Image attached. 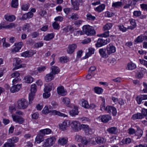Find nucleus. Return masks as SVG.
Listing matches in <instances>:
<instances>
[{
  "instance_id": "1",
  "label": "nucleus",
  "mask_w": 147,
  "mask_h": 147,
  "mask_svg": "<svg viewBox=\"0 0 147 147\" xmlns=\"http://www.w3.org/2000/svg\"><path fill=\"white\" fill-rule=\"evenodd\" d=\"M49 112H51L52 115H57L63 117H67V115L62 113L59 111L55 110L51 111H49L48 109V107L47 106H45L42 110L43 113L45 114H47Z\"/></svg>"
},
{
  "instance_id": "2",
  "label": "nucleus",
  "mask_w": 147,
  "mask_h": 147,
  "mask_svg": "<svg viewBox=\"0 0 147 147\" xmlns=\"http://www.w3.org/2000/svg\"><path fill=\"white\" fill-rule=\"evenodd\" d=\"M83 32L88 36L93 35L96 33L94 29L88 25H85L82 27Z\"/></svg>"
},
{
  "instance_id": "3",
  "label": "nucleus",
  "mask_w": 147,
  "mask_h": 147,
  "mask_svg": "<svg viewBox=\"0 0 147 147\" xmlns=\"http://www.w3.org/2000/svg\"><path fill=\"white\" fill-rule=\"evenodd\" d=\"M29 103L26 99L22 98L18 101V107L19 109H25L28 107Z\"/></svg>"
},
{
  "instance_id": "4",
  "label": "nucleus",
  "mask_w": 147,
  "mask_h": 147,
  "mask_svg": "<svg viewBox=\"0 0 147 147\" xmlns=\"http://www.w3.org/2000/svg\"><path fill=\"white\" fill-rule=\"evenodd\" d=\"M70 125L72 128L75 131H78L81 129V128L80 127V124L78 123V121H72L71 122Z\"/></svg>"
},
{
  "instance_id": "5",
  "label": "nucleus",
  "mask_w": 147,
  "mask_h": 147,
  "mask_svg": "<svg viewBox=\"0 0 147 147\" xmlns=\"http://www.w3.org/2000/svg\"><path fill=\"white\" fill-rule=\"evenodd\" d=\"M12 117L13 121L17 123L21 124L24 121V120L23 118L21 116L15 115H12Z\"/></svg>"
},
{
  "instance_id": "6",
  "label": "nucleus",
  "mask_w": 147,
  "mask_h": 147,
  "mask_svg": "<svg viewBox=\"0 0 147 147\" xmlns=\"http://www.w3.org/2000/svg\"><path fill=\"white\" fill-rule=\"evenodd\" d=\"M70 125V122L69 120L64 121L62 123L59 125V128L63 131H65Z\"/></svg>"
},
{
  "instance_id": "7",
  "label": "nucleus",
  "mask_w": 147,
  "mask_h": 147,
  "mask_svg": "<svg viewBox=\"0 0 147 147\" xmlns=\"http://www.w3.org/2000/svg\"><path fill=\"white\" fill-rule=\"evenodd\" d=\"M74 9L76 10L79 9V6L80 4H82L83 0H71Z\"/></svg>"
},
{
  "instance_id": "8",
  "label": "nucleus",
  "mask_w": 147,
  "mask_h": 147,
  "mask_svg": "<svg viewBox=\"0 0 147 147\" xmlns=\"http://www.w3.org/2000/svg\"><path fill=\"white\" fill-rule=\"evenodd\" d=\"M107 112L109 113H111L114 116H115L117 114V112L116 109L115 107L107 106L106 107Z\"/></svg>"
},
{
  "instance_id": "9",
  "label": "nucleus",
  "mask_w": 147,
  "mask_h": 147,
  "mask_svg": "<svg viewBox=\"0 0 147 147\" xmlns=\"http://www.w3.org/2000/svg\"><path fill=\"white\" fill-rule=\"evenodd\" d=\"M107 44V41L103 38H99L95 46L97 47H99Z\"/></svg>"
},
{
  "instance_id": "10",
  "label": "nucleus",
  "mask_w": 147,
  "mask_h": 147,
  "mask_svg": "<svg viewBox=\"0 0 147 147\" xmlns=\"http://www.w3.org/2000/svg\"><path fill=\"white\" fill-rule=\"evenodd\" d=\"M55 75L53 73L50 72V73L47 74L45 77V81L47 82H49L53 80L54 78Z\"/></svg>"
},
{
  "instance_id": "11",
  "label": "nucleus",
  "mask_w": 147,
  "mask_h": 147,
  "mask_svg": "<svg viewBox=\"0 0 147 147\" xmlns=\"http://www.w3.org/2000/svg\"><path fill=\"white\" fill-rule=\"evenodd\" d=\"M77 48V45L76 44H73L69 45L67 50V53L69 54H72L74 51Z\"/></svg>"
},
{
  "instance_id": "12",
  "label": "nucleus",
  "mask_w": 147,
  "mask_h": 147,
  "mask_svg": "<svg viewBox=\"0 0 147 147\" xmlns=\"http://www.w3.org/2000/svg\"><path fill=\"white\" fill-rule=\"evenodd\" d=\"M100 117L101 121L104 123L107 122L111 119V117L108 115H101Z\"/></svg>"
},
{
  "instance_id": "13",
  "label": "nucleus",
  "mask_w": 147,
  "mask_h": 147,
  "mask_svg": "<svg viewBox=\"0 0 147 147\" xmlns=\"http://www.w3.org/2000/svg\"><path fill=\"white\" fill-rule=\"evenodd\" d=\"M21 63L22 61L20 59L17 58L14 59V64L15 65L16 69L22 67V65L20 64Z\"/></svg>"
},
{
  "instance_id": "14",
  "label": "nucleus",
  "mask_w": 147,
  "mask_h": 147,
  "mask_svg": "<svg viewBox=\"0 0 147 147\" xmlns=\"http://www.w3.org/2000/svg\"><path fill=\"white\" fill-rule=\"evenodd\" d=\"M33 13L31 12H29L27 13L24 14L20 20H26L27 19H30L32 18Z\"/></svg>"
},
{
  "instance_id": "15",
  "label": "nucleus",
  "mask_w": 147,
  "mask_h": 147,
  "mask_svg": "<svg viewBox=\"0 0 147 147\" xmlns=\"http://www.w3.org/2000/svg\"><path fill=\"white\" fill-rule=\"evenodd\" d=\"M22 84H18L12 86L10 89V91L12 93H14L19 91L21 87Z\"/></svg>"
},
{
  "instance_id": "16",
  "label": "nucleus",
  "mask_w": 147,
  "mask_h": 147,
  "mask_svg": "<svg viewBox=\"0 0 147 147\" xmlns=\"http://www.w3.org/2000/svg\"><path fill=\"white\" fill-rule=\"evenodd\" d=\"M107 50L108 53L109 55L115 52L116 51L115 47L110 44H109L107 46Z\"/></svg>"
},
{
  "instance_id": "17",
  "label": "nucleus",
  "mask_w": 147,
  "mask_h": 147,
  "mask_svg": "<svg viewBox=\"0 0 147 147\" xmlns=\"http://www.w3.org/2000/svg\"><path fill=\"white\" fill-rule=\"evenodd\" d=\"M57 90L58 93L59 95L64 96L66 94V92L64 90V87L63 86L58 87Z\"/></svg>"
},
{
  "instance_id": "18",
  "label": "nucleus",
  "mask_w": 147,
  "mask_h": 147,
  "mask_svg": "<svg viewBox=\"0 0 147 147\" xmlns=\"http://www.w3.org/2000/svg\"><path fill=\"white\" fill-rule=\"evenodd\" d=\"M107 131L111 134H116L118 132V129L116 127H112L108 128Z\"/></svg>"
},
{
  "instance_id": "19",
  "label": "nucleus",
  "mask_w": 147,
  "mask_h": 147,
  "mask_svg": "<svg viewBox=\"0 0 147 147\" xmlns=\"http://www.w3.org/2000/svg\"><path fill=\"white\" fill-rule=\"evenodd\" d=\"M69 115L72 116L78 115L79 113L78 107H75L74 109L69 111Z\"/></svg>"
},
{
  "instance_id": "20",
  "label": "nucleus",
  "mask_w": 147,
  "mask_h": 147,
  "mask_svg": "<svg viewBox=\"0 0 147 147\" xmlns=\"http://www.w3.org/2000/svg\"><path fill=\"white\" fill-rule=\"evenodd\" d=\"M95 140L97 144H103L106 141V140L103 137L100 136L96 138Z\"/></svg>"
},
{
  "instance_id": "21",
  "label": "nucleus",
  "mask_w": 147,
  "mask_h": 147,
  "mask_svg": "<svg viewBox=\"0 0 147 147\" xmlns=\"http://www.w3.org/2000/svg\"><path fill=\"white\" fill-rule=\"evenodd\" d=\"M53 88V84L52 83H50L46 86L44 89L45 92H49Z\"/></svg>"
},
{
  "instance_id": "22",
  "label": "nucleus",
  "mask_w": 147,
  "mask_h": 147,
  "mask_svg": "<svg viewBox=\"0 0 147 147\" xmlns=\"http://www.w3.org/2000/svg\"><path fill=\"white\" fill-rule=\"evenodd\" d=\"M54 36L55 34L53 33L48 34L45 36L44 39L46 41H49L53 39Z\"/></svg>"
},
{
  "instance_id": "23",
  "label": "nucleus",
  "mask_w": 147,
  "mask_h": 147,
  "mask_svg": "<svg viewBox=\"0 0 147 147\" xmlns=\"http://www.w3.org/2000/svg\"><path fill=\"white\" fill-rule=\"evenodd\" d=\"M40 134L38 135L36 137L35 139V141L37 142V143H39L43 141L44 139L43 134L40 133Z\"/></svg>"
},
{
  "instance_id": "24",
  "label": "nucleus",
  "mask_w": 147,
  "mask_h": 147,
  "mask_svg": "<svg viewBox=\"0 0 147 147\" xmlns=\"http://www.w3.org/2000/svg\"><path fill=\"white\" fill-rule=\"evenodd\" d=\"M74 30L73 27L71 25L67 26L64 27L63 29V32L65 33L69 31L72 32H73Z\"/></svg>"
},
{
  "instance_id": "25",
  "label": "nucleus",
  "mask_w": 147,
  "mask_h": 147,
  "mask_svg": "<svg viewBox=\"0 0 147 147\" xmlns=\"http://www.w3.org/2000/svg\"><path fill=\"white\" fill-rule=\"evenodd\" d=\"M52 73H53L55 75L56 74H58L60 71V70L59 68L55 66H52L51 67Z\"/></svg>"
},
{
  "instance_id": "26",
  "label": "nucleus",
  "mask_w": 147,
  "mask_h": 147,
  "mask_svg": "<svg viewBox=\"0 0 147 147\" xmlns=\"http://www.w3.org/2000/svg\"><path fill=\"white\" fill-rule=\"evenodd\" d=\"M4 18L7 21L11 22L14 21L16 19L14 15L8 16L5 15L4 16Z\"/></svg>"
},
{
  "instance_id": "27",
  "label": "nucleus",
  "mask_w": 147,
  "mask_h": 147,
  "mask_svg": "<svg viewBox=\"0 0 147 147\" xmlns=\"http://www.w3.org/2000/svg\"><path fill=\"white\" fill-rule=\"evenodd\" d=\"M106 50L105 49H101L99 50V53L102 57L107 58L108 57L107 54L106 53Z\"/></svg>"
},
{
  "instance_id": "28",
  "label": "nucleus",
  "mask_w": 147,
  "mask_h": 147,
  "mask_svg": "<svg viewBox=\"0 0 147 147\" xmlns=\"http://www.w3.org/2000/svg\"><path fill=\"white\" fill-rule=\"evenodd\" d=\"M123 5V4L121 1H118L113 2L112 3V6L115 8H119Z\"/></svg>"
},
{
  "instance_id": "29",
  "label": "nucleus",
  "mask_w": 147,
  "mask_h": 147,
  "mask_svg": "<svg viewBox=\"0 0 147 147\" xmlns=\"http://www.w3.org/2000/svg\"><path fill=\"white\" fill-rule=\"evenodd\" d=\"M105 4H101L96 8L95 11L99 12H101L105 9Z\"/></svg>"
},
{
  "instance_id": "30",
  "label": "nucleus",
  "mask_w": 147,
  "mask_h": 147,
  "mask_svg": "<svg viewBox=\"0 0 147 147\" xmlns=\"http://www.w3.org/2000/svg\"><path fill=\"white\" fill-rule=\"evenodd\" d=\"M32 53L30 51H27L24 52L21 54V55L22 57H29L32 55Z\"/></svg>"
},
{
  "instance_id": "31",
  "label": "nucleus",
  "mask_w": 147,
  "mask_h": 147,
  "mask_svg": "<svg viewBox=\"0 0 147 147\" xmlns=\"http://www.w3.org/2000/svg\"><path fill=\"white\" fill-rule=\"evenodd\" d=\"M40 132L41 134H43V135L45 136V134H50L51 132V130L47 128L46 129L41 130Z\"/></svg>"
},
{
  "instance_id": "32",
  "label": "nucleus",
  "mask_w": 147,
  "mask_h": 147,
  "mask_svg": "<svg viewBox=\"0 0 147 147\" xmlns=\"http://www.w3.org/2000/svg\"><path fill=\"white\" fill-rule=\"evenodd\" d=\"M147 99V95H142L140 96L138 99V104L142 102H143V100Z\"/></svg>"
},
{
  "instance_id": "33",
  "label": "nucleus",
  "mask_w": 147,
  "mask_h": 147,
  "mask_svg": "<svg viewBox=\"0 0 147 147\" xmlns=\"http://www.w3.org/2000/svg\"><path fill=\"white\" fill-rule=\"evenodd\" d=\"M89 51L85 55V59L88 58L92 54L94 53V49L92 48H90L88 49Z\"/></svg>"
},
{
  "instance_id": "34",
  "label": "nucleus",
  "mask_w": 147,
  "mask_h": 147,
  "mask_svg": "<svg viewBox=\"0 0 147 147\" xmlns=\"http://www.w3.org/2000/svg\"><path fill=\"white\" fill-rule=\"evenodd\" d=\"M136 67V65L132 62H130L128 63L127 66V69L129 70H132Z\"/></svg>"
},
{
  "instance_id": "35",
  "label": "nucleus",
  "mask_w": 147,
  "mask_h": 147,
  "mask_svg": "<svg viewBox=\"0 0 147 147\" xmlns=\"http://www.w3.org/2000/svg\"><path fill=\"white\" fill-rule=\"evenodd\" d=\"M146 72V70L144 68H141L138 73V78H142Z\"/></svg>"
},
{
  "instance_id": "36",
  "label": "nucleus",
  "mask_w": 147,
  "mask_h": 147,
  "mask_svg": "<svg viewBox=\"0 0 147 147\" xmlns=\"http://www.w3.org/2000/svg\"><path fill=\"white\" fill-rule=\"evenodd\" d=\"M67 142V139L66 138H63L59 139L58 142L61 145H63L66 144Z\"/></svg>"
},
{
  "instance_id": "37",
  "label": "nucleus",
  "mask_w": 147,
  "mask_h": 147,
  "mask_svg": "<svg viewBox=\"0 0 147 147\" xmlns=\"http://www.w3.org/2000/svg\"><path fill=\"white\" fill-rule=\"evenodd\" d=\"M25 82L27 83H30L33 81V78L30 76H28L25 77Z\"/></svg>"
},
{
  "instance_id": "38",
  "label": "nucleus",
  "mask_w": 147,
  "mask_h": 147,
  "mask_svg": "<svg viewBox=\"0 0 147 147\" xmlns=\"http://www.w3.org/2000/svg\"><path fill=\"white\" fill-rule=\"evenodd\" d=\"M8 140V141L11 142L13 145H14V143L17 142L19 140V138L16 137H14Z\"/></svg>"
},
{
  "instance_id": "39",
  "label": "nucleus",
  "mask_w": 147,
  "mask_h": 147,
  "mask_svg": "<svg viewBox=\"0 0 147 147\" xmlns=\"http://www.w3.org/2000/svg\"><path fill=\"white\" fill-rule=\"evenodd\" d=\"M130 23L132 26H128V27L127 29H131L132 30L134 29L136 26L135 20L134 19L131 20H130Z\"/></svg>"
},
{
  "instance_id": "40",
  "label": "nucleus",
  "mask_w": 147,
  "mask_h": 147,
  "mask_svg": "<svg viewBox=\"0 0 147 147\" xmlns=\"http://www.w3.org/2000/svg\"><path fill=\"white\" fill-rule=\"evenodd\" d=\"M11 6L14 8H17L18 6V0H12Z\"/></svg>"
},
{
  "instance_id": "41",
  "label": "nucleus",
  "mask_w": 147,
  "mask_h": 147,
  "mask_svg": "<svg viewBox=\"0 0 147 147\" xmlns=\"http://www.w3.org/2000/svg\"><path fill=\"white\" fill-rule=\"evenodd\" d=\"M60 61L62 63L67 62L69 61V59L66 57H62L59 59Z\"/></svg>"
},
{
  "instance_id": "42",
  "label": "nucleus",
  "mask_w": 147,
  "mask_h": 147,
  "mask_svg": "<svg viewBox=\"0 0 147 147\" xmlns=\"http://www.w3.org/2000/svg\"><path fill=\"white\" fill-rule=\"evenodd\" d=\"M113 25L112 23H107L104 26L103 29L104 30L110 29L112 27Z\"/></svg>"
},
{
  "instance_id": "43",
  "label": "nucleus",
  "mask_w": 147,
  "mask_h": 147,
  "mask_svg": "<svg viewBox=\"0 0 147 147\" xmlns=\"http://www.w3.org/2000/svg\"><path fill=\"white\" fill-rule=\"evenodd\" d=\"M86 18L87 20L93 21L96 19V17L92 16L90 13H88L86 15Z\"/></svg>"
},
{
  "instance_id": "44",
  "label": "nucleus",
  "mask_w": 147,
  "mask_h": 147,
  "mask_svg": "<svg viewBox=\"0 0 147 147\" xmlns=\"http://www.w3.org/2000/svg\"><path fill=\"white\" fill-rule=\"evenodd\" d=\"M108 62L110 65H115L116 63L115 59L114 58H109L108 60Z\"/></svg>"
},
{
  "instance_id": "45",
  "label": "nucleus",
  "mask_w": 147,
  "mask_h": 147,
  "mask_svg": "<svg viewBox=\"0 0 147 147\" xmlns=\"http://www.w3.org/2000/svg\"><path fill=\"white\" fill-rule=\"evenodd\" d=\"M36 84L32 85L31 86V93L35 94L36 92Z\"/></svg>"
},
{
  "instance_id": "46",
  "label": "nucleus",
  "mask_w": 147,
  "mask_h": 147,
  "mask_svg": "<svg viewBox=\"0 0 147 147\" xmlns=\"http://www.w3.org/2000/svg\"><path fill=\"white\" fill-rule=\"evenodd\" d=\"M82 106L83 107L86 109L90 108V105H89L88 102L86 100H84L82 102Z\"/></svg>"
},
{
  "instance_id": "47",
  "label": "nucleus",
  "mask_w": 147,
  "mask_h": 147,
  "mask_svg": "<svg viewBox=\"0 0 147 147\" xmlns=\"http://www.w3.org/2000/svg\"><path fill=\"white\" fill-rule=\"evenodd\" d=\"M47 139L51 146L55 143L56 140L55 138L54 137H52Z\"/></svg>"
},
{
  "instance_id": "48",
  "label": "nucleus",
  "mask_w": 147,
  "mask_h": 147,
  "mask_svg": "<svg viewBox=\"0 0 147 147\" xmlns=\"http://www.w3.org/2000/svg\"><path fill=\"white\" fill-rule=\"evenodd\" d=\"M95 92L98 94L101 93L103 92V90L100 88L95 87L94 88Z\"/></svg>"
},
{
  "instance_id": "49",
  "label": "nucleus",
  "mask_w": 147,
  "mask_h": 147,
  "mask_svg": "<svg viewBox=\"0 0 147 147\" xmlns=\"http://www.w3.org/2000/svg\"><path fill=\"white\" fill-rule=\"evenodd\" d=\"M34 94L33 93H30L29 95V104H30L32 103V101L34 99Z\"/></svg>"
},
{
  "instance_id": "50",
  "label": "nucleus",
  "mask_w": 147,
  "mask_h": 147,
  "mask_svg": "<svg viewBox=\"0 0 147 147\" xmlns=\"http://www.w3.org/2000/svg\"><path fill=\"white\" fill-rule=\"evenodd\" d=\"M52 26L54 29L57 30H59L60 27L59 24L55 22L52 24Z\"/></svg>"
},
{
  "instance_id": "51",
  "label": "nucleus",
  "mask_w": 147,
  "mask_h": 147,
  "mask_svg": "<svg viewBox=\"0 0 147 147\" xmlns=\"http://www.w3.org/2000/svg\"><path fill=\"white\" fill-rule=\"evenodd\" d=\"M16 24L14 23H11L5 26V28H11L16 27Z\"/></svg>"
},
{
  "instance_id": "52",
  "label": "nucleus",
  "mask_w": 147,
  "mask_h": 147,
  "mask_svg": "<svg viewBox=\"0 0 147 147\" xmlns=\"http://www.w3.org/2000/svg\"><path fill=\"white\" fill-rule=\"evenodd\" d=\"M62 101L63 103L66 105H69L70 103V99L67 98H63L62 99Z\"/></svg>"
},
{
  "instance_id": "53",
  "label": "nucleus",
  "mask_w": 147,
  "mask_h": 147,
  "mask_svg": "<svg viewBox=\"0 0 147 147\" xmlns=\"http://www.w3.org/2000/svg\"><path fill=\"white\" fill-rule=\"evenodd\" d=\"M105 100H103V102L101 104L100 106V110L102 111L103 110H105L106 111H107V110L106 109V107H105Z\"/></svg>"
},
{
  "instance_id": "54",
  "label": "nucleus",
  "mask_w": 147,
  "mask_h": 147,
  "mask_svg": "<svg viewBox=\"0 0 147 147\" xmlns=\"http://www.w3.org/2000/svg\"><path fill=\"white\" fill-rule=\"evenodd\" d=\"M131 142V140L129 138H126L125 139L121 141V142L123 144H129Z\"/></svg>"
},
{
  "instance_id": "55",
  "label": "nucleus",
  "mask_w": 147,
  "mask_h": 147,
  "mask_svg": "<svg viewBox=\"0 0 147 147\" xmlns=\"http://www.w3.org/2000/svg\"><path fill=\"white\" fill-rule=\"evenodd\" d=\"M69 19H71L74 20H76L79 18V16L76 13H73L70 17L69 18Z\"/></svg>"
},
{
  "instance_id": "56",
  "label": "nucleus",
  "mask_w": 147,
  "mask_h": 147,
  "mask_svg": "<svg viewBox=\"0 0 147 147\" xmlns=\"http://www.w3.org/2000/svg\"><path fill=\"white\" fill-rule=\"evenodd\" d=\"M14 146V145H13L12 143L9 142L8 140L7 142L4 144L3 147H13Z\"/></svg>"
},
{
  "instance_id": "57",
  "label": "nucleus",
  "mask_w": 147,
  "mask_h": 147,
  "mask_svg": "<svg viewBox=\"0 0 147 147\" xmlns=\"http://www.w3.org/2000/svg\"><path fill=\"white\" fill-rule=\"evenodd\" d=\"M46 66H41L38 67L37 69L39 73H40L44 71L46 69Z\"/></svg>"
},
{
  "instance_id": "58",
  "label": "nucleus",
  "mask_w": 147,
  "mask_h": 147,
  "mask_svg": "<svg viewBox=\"0 0 147 147\" xmlns=\"http://www.w3.org/2000/svg\"><path fill=\"white\" fill-rule=\"evenodd\" d=\"M132 4V1L131 0H129L128 1L127 4H126L124 7L123 8L127 9L129 8L130 6H131Z\"/></svg>"
},
{
  "instance_id": "59",
  "label": "nucleus",
  "mask_w": 147,
  "mask_h": 147,
  "mask_svg": "<svg viewBox=\"0 0 147 147\" xmlns=\"http://www.w3.org/2000/svg\"><path fill=\"white\" fill-rule=\"evenodd\" d=\"M88 127L89 126L88 125L83 124L80 125V126L81 129H83L85 132L86 131L88 128Z\"/></svg>"
},
{
  "instance_id": "60",
  "label": "nucleus",
  "mask_w": 147,
  "mask_h": 147,
  "mask_svg": "<svg viewBox=\"0 0 147 147\" xmlns=\"http://www.w3.org/2000/svg\"><path fill=\"white\" fill-rule=\"evenodd\" d=\"M23 43L22 42H20L17 43H15V46L19 50L20 49L23 45Z\"/></svg>"
},
{
  "instance_id": "61",
  "label": "nucleus",
  "mask_w": 147,
  "mask_h": 147,
  "mask_svg": "<svg viewBox=\"0 0 147 147\" xmlns=\"http://www.w3.org/2000/svg\"><path fill=\"white\" fill-rule=\"evenodd\" d=\"M83 137L79 135H76L75 136V140L78 142H81Z\"/></svg>"
},
{
  "instance_id": "62",
  "label": "nucleus",
  "mask_w": 147,
  "mask_h": 147,
  "mask_svg": "<svg viewBox=\"0 0 147 147\" xmlns=\"http://www.w3.org/2000/svg\"><path fill=\"white\" fill-rule=\"evenodd\" d=\"M109 36V31H107L100 35V36L102 37H107Z\"/></svg>"
},
{
  "instance_id": "63",
  "label": "nucleus",
  "mask_w": 147,
  "mask_h": 147,
  "mask_svg": "<svg viewBox=\"0 0 147 147\" xmlns=\"http://www.w3.org/2000/svg\"><path fill=\"white\" fill-rule=\"evenodd\" d=\"M20 73L18 72H15L14 73L12 74L11 76L12 78H20Z\"/></svg>"
},
{
  "instance_id": "64",
  "label": "nucleus",
  "mask_w": 147,
  "mask_h": 147,
  "mask_svg": "<svg viewBox=\"0 0 147 147\" xmlns=\"http://www.w3.org/2000/svg\"><path fill=\"white\" fill-rule=\"evenodd\" d=\"M119 30L123 32H125L127 30V29L123 25H120L118 26Z\"/></svg>"
}]
</instances>
